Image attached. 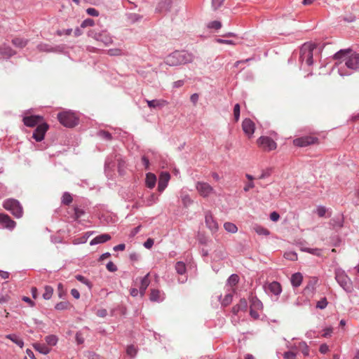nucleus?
I'll use <instances>...</instances> for the list:
<instances>
[{
    "mask_svg": "<svg viewBox=\"0 0 359 359\" xmlns=\"http://www.w3.org/2000/svg\"><path fill=\"white\" fill-rule=\"evenodd\" d=\"M194 56L187 50H175L165 58V63L174 67L192 62Z\"/></svg>",
    "mask_w": 359,
    "mask_h": 359,
    "instance_id": "obj_1",
    "label": "nucleus"
},
{
    "mask_svg": "<svg viewBox=\"0 0 359 359\" xmlns=\"http://www.w3.org/2000/svg\"><path fill=\"white\" fill-rule=\"evenodd\" d=\"M325 46V43L318 44L312 43L309 46L304 44L300 49L299 61L303 62L305 61L308 66H311L313 64V50L318 48L319 50H322Z\"/></svg>",
    "mask_w": 359,
    "mask_h": 359,
    "instance_id": "obj_2",
    "label": "nucleus"
},
{
    "mask_svg": "<svg viewBox=\"0 0 359 359\" xmlns=\"http://www.w3.org/2000/svg\"><path fill=\"white\" fill-rule=\"evenodd\" d=\"M3 207L16 218H21L23 215V208L20 203L14 198H8L3 203Z\"/></svg>",
    "mask_w": 359,
    "mask_h": 359,
    "instance_id": "obj_3",
    "label": "nucleus"
},
{
    "mask_svg": "<svg viewBox=\"0 0 359 359\" xmlns=\"http://www.w3.org/2000/svg\"><path fill=\"white\" fill-rule=\"evenodd\" d=\"M335 279L338 284L348 293H351L353 290V283L350 278L341 269L335 270Z\"/></svg>",
    "mask_w": 359,
    "mask_h": 359,
    "instance_id": "obj_4",
    "label": "nucleus"
},
{
    "mask_svg": "<svg viewBox=\"0 0 359 359\" xmlns=\"http://www.w3.org/2000/svg\"><path fill=\"white\" fill-rule=\"evenodd\" d=\"M57 119L62 126L67 128H73L79 123L78 118L71 111L58 113Z\"/></svg>",
    "mask_w": 359,
    "mask_h": 359,
    "instance_id": "obj_5",
    "label": "nucleus"
},
{
    "mask_svg": "<svg viewBox=\"0 0 359 359\" xmlns=\"http://www.w3.org/2000/svg\"><path fill=\"white\" fill-rule=\"evenodd\" d=\"M250 316L254 320H258L259 318V314L257 311L263 310V304L257 296L252 295L250 297Z\"/></svg>",
    "mask_w": 359,
    "mask_h": 359,
    "instance_id": "obj_6",
    "label": "nucleus"
},
{
    "mask_svg": "<svg viewBox=\"0 0 359 359\" xmlns=\"http://www.w3.org/2000/svg\"><path fill=\"white\" fill-rule=\"evenodd\" d=\"M318 143L319 139L311 135H304L293 140V144L298 147H305Z\"/></svg>",
    "mask_w": 359,
    "mask_h": 359,
    "instance_id": "obj_7",
    "label": "nucleus"
},
{
    "mask_svg": "<svg viewBox=\"0 0 359 359\" xmlns=\"http://www.w3.org/2000/svg\"><path fill=\"white\" fill-rule=\"evenodd\" d=\"M257 145L265 151H271L277 148L276 142L269 136H261L257 140Z\"/></svg>",
    "mask_w": 359,
    "mask_h": 359,
    "instance_id": "obj_8",
    "label": "nucleus"
},
{
    "mask_svg": "<svg viewBox=\"0 0 359 359\" xmlns=\"http://www.w3.org/2000/svg\"><path fill=\"white\" fill-rule=\"evenodd\" d=\"M118 158H120V154L116 151H113L107 156L104 161V171L106 172L114 170Z\"/></svg>",
    "mask_w": 359,
    "mask_h": 359,
    "instance_id": "obj_9",
    "label": "nucleus"
},
{
    "mask_svg": "<svg viewBox=\"0 0 359 359\" xmlns=\"http://www.w3.org/2000/svg\"><path fill=\"white\" fill-rule=\"evenodd\" d=\"M344 67L347 69L356 71L359 69V53L352 52L351 54L344 59Z\"/></svg>",
    "mask_w": 359,
    "mask_h": 359,
    "instance_id": "obj_10",
    "label": "nucleus"
},
{
    "mask_svg": "<svg viewBox=\"0 0 359 359\" xmlns=\"http://www.w3.org/2000/svg\"><path fill=\"white\" fill-rule=\"evenodd\" d=\"M93 34V37L95 40L103 43L104 45L107 46L112 43L113 40L109 35L106 29H102L100 32H96L95 29L91 30V35Z\"/></svg>",
    "mask_w": 359,
    "mask_h": 359,
    "instance_id": "obj_11",
    "label": "nucleus"
},
{
    "mask_svg": "<svg viewBox=\"0 0 359 359\" xmlns=\"http://www.w3.org/2000/svg\"><path fill=\"white\" fill-rule=\"evenodd\" d=\"M48 128L49 126L46 122L39 124L33 132L32 137L36 142H41L44 139L46 133Z\"/></svg>",
    "mask_w": 359,
    "mask_h": 359,
    "instance_id": "obj_12",
    "label": "nucleus"
},
{
    "mask_svg": "<svg viewBox=\"0 0 359 359\" xmlns=\"http://www.w3.org/2000/svg\"><path fill=\"white\" fill-rule=\"evenodd\" d=\"M22 121L25 126L33 128L43 122V116L40 115L26 116L23 117Z\"/></svg>",
    "mask_w": 359,
    "mask_h": 359,
    "instance_id": "obj_13",
    "label": "nucleus"
},
{
    "mask_svg": "<svg viewBox=\"0 0 359 359\" xmlns=\"http://www.w3.org/2000/svg\"><path fill=\"white\" fill-rule=\"evenodd\" d=\"M196 188L199 194L203 198H207L214 191L212 187H211L208 183L204 182H198L196 183Z\"/></svg>",
    "mask_w": 359,
    "mask_h": 359,
    "instance_id": "obj_14",
    "label": "nucleus"
},
{
    "mask_svg": "<svg viewBox=\"0 0 359 359\" xmlns=\"http://www.w3.org/2000/svg\"><path fill=\"white\" fill-rule=\"evenodd\" d=\"M242 129L243 133L250 138L255 130V123L249 118H245L242 122Z\"/></svg>",
    "mask_w": 359,
    "mask_h": 359,
    "instance_id": "obj_15",
    "label": "nucleus"
},
{
    "mask_svg": "<svg viewBox=\"0 0 359 359\" xmlns=\"http://www.w3.org/2000/svg\"><path fill=\"white\" fill-rule=\"evenodd\" d=\"M170 179V174L168 171H163L160 173L158 182V191L160 193L163 192L167 187Z\"/></svg>",
    "mask_w": 359,
    "mask_h": 359,
    "instance_id": "obj_16",
    "label": "nucleus"
},
{
    "mask_svg": "<svg viewBox=\"0 0 359 359\" xmlns=\"http://www.w3.org/2000/svg\"><path fill=\"white\" fill-rule=\"evenodd\" d=\"M173 0H160L156 7V12L159 13H166L171 11Z\"/></svg>",
    "mask_w": 359,
    "mask_h": 359,
    "instance_id": "obj_17",
    "label": "nucleus"
},
{
    "mask_svg": "<svg viewBox=\"0 0 359 359\" xmlns=\"http://www.w3.org/2000/svg\"><path fill=\"white\" fill-rule=\"evenodd\" d=\"M147 106L151 109L161 110L168 104V102L163 99L145 100Z\"/></svg>",
    "mask_w": 359,
    "mask_h": 359,
    "instance_id": "obj_18",
    "label": "nucleus"
},
{
    "mask_svg": "<svg viewBox=\"0 0 359 359\" xmlns=\"http://www.w3.org/2000/svg\"><path fill=\"white\" fill-rule=\"evenodd\" d=\"M264 289L266 292L271 293L275 296H278L282 292L281 284L278 281H272L267 285H264Z\"/></svg>",
    "mask_w": 359,
    "mask_h": 359,
    "instance_id": "obj_19",
    "label": "nucleus"
},
{
    "mask_svg": "<svg viewBox=\"0 0 359 359\" xmlns=\"http://www.w3.org/2000/svg\"><path fill=\"white\" fill-rule=\"evenodd\" d=\"M0 224L4 227L10 230H13L16 223L9 215L5 213H0Z\"/></svg>",
    "mask_w": 359,
    "mask_h": 359,
    "instance_id": "obj_20",
    "label": "nucleus"
},
{
    "mask_svg": "<svg viewBox=\"0 0 359 359\" xmlns=\"http://www.w3.org/2000/svg\"><path fill=\"white\" fill-rule=\"evenodd\" d=\"M205 222L206 226L212 231L215 232L218 229V224L217 221L214 219L212 213L210 212H208L205 215Z\"/></svg>",
    "mask_w": 359,
    "mask_h": 359,
    "instance_id": "obj_21",
    "label": "nucleus"
},
{
    "mask_svg": "<svg viewBox=\"0 0 359 359\" xmlns=\"http://www.w3.org/2000/svg\"><path fill=\"white\" fill-rule=\"evenodd\" d=\"M248 308V304L245 298H241L238 304L231 309V313L237 316L240 311L246 312Z\"/></svg>",
    "mask_w": 359,
    "mask_h": 359,
    "instance_id": "obj_22",
    "label": "nucleus"
},
{
    "mask_svg": "<svg viewBox=\"0 0 359 359\" xmlns=\"http://www.w3.org/2000/svg\"><path fill=\"white\" fill-rule=\"evenodd\" d=\"M15 54L16 51L14 50L11 46L6 44L0 46V55L4 58L9 59Z\"/></svg>",
    "mask_w": 359,
    "mask_h": 359,
    "instance_id": "obj_23",
    "label": "nucleus"
},
{
    "mask_svg": "<svg viewBox=\"0 0 359 359\" xmlns=\"http://www.w3.org/2000/svg\"><path fill=\"white\" fill-rule=\"evenodd\" d=\"M318 280V279L317 277H313L311 280L309 281L303 291L304 295L309 296L314 292L316 290V285L317 284Z\"/></svg>",
    "mask_w": 359,
    "mask_h": 359,
    "instance_id": "obj_24",
    "label": "nucleus"
},
{
    "mask_svg": "<svg viewBox=\"0 0 359 359\" xmlns=\"http://www.w3.org/2000/svg\"><path fill=\"white\" fill-rule=\"evenodd\" d=\"M352 52L353 50L351 48L341 49L337 53H335L332 57L335 60H342L343 61H344V59L346 58V57H348Z\"/></svg>",
    "mask_w": 359,
    "mask_h": 359,
    "instance_id": "obj_25",
    "label": "nucleus"
},
{
    "mask_svg": "<svg viewBox=\"0 0 359 359\" xmlns=\"http://www.w3.org/2000/svg\"><path fill=\"white\" fill-rule=\"evenodd\" d=\"M111 239L109 233H102L91 239V245L105 243Z\"/></svg>",
    "mask_w": 359,
    "mask_h": 359,
    "instance_id": "obj_26",
    "label": "nucleus"
},
{
    "mask_svg": "<svg viewBox=\"0 0 359 359\" xmlns=\"http://www.w3.org/2000/svg\"><path fill=\"white\" fill-rule=\"evenodd\" d=\"M344 222V217L342 214H339L334 216L333 218L330 219V224L333 226L334 229H340L343 227Z\"/></svg>",
    "mask_w": 359,
    "mask_h": 359,
    "instance_id": "obj_27",
    "label": "nucleus"
},
{
    "mask_svg": "<svg viewBox=\"0 0 359 359\" xmlns=\"http://www.w3.org/2000/svg\"><path fill=\"white\" fill-rule=\"evenodd\" d=\"M150 280H149V273H148L144 277H142L140 280V286L139 288L140 294L141 297H143L145 294V292L148 286L149 285Z\"/></svg>",
    "mask_w": 359,
    "mask_h": 359,
    "instance_id": "obj_28",
    "label": "nucleus"
},
{
    "mask_svg": "<svg viewBox=\"0 0 359 359\" xmlns=\"http://www.w3.org/2000/svg\"><path fill=\"white\" fill-rule=\"evenodd\" d=\"M156 180H157V178H156V176L155 175V174L152 173V172H147L146 174V177H145V186L151 189H153L156 184Z\"/></svg>",
    "mask_w": 359,
    "mask_h": 359,
    "instance_id": "obj_29",
    "label": "nucleus"
},
{
    "mask_svg": "<svg viewBox=\"0 0 359 359\" xmlns=\"http://www.w3.org/2000/svg\"><path fill=\"white\" fill-rule=\"evenodd\" d=\"M303 280V276L300 272L294 273L292 275L290 281L293 287H298L301 285Z\"/></svg>",
    "mask_w": 359,
    "mask_h": 359,
    "instance_id": "obj_30",
    "label": "nucleus"
},
{
    "mask_svg": "<svg viewBox=\"0 0 359 359\" xmlns=\"http://www.w3.org/2000/svg\"><path fill=\"white\" fill-rule=\"evenodd\" d=\"M127 313V308L123 304H118L116 307L111 310V316H126Z\"/></svg>",
    "mask_w": 359,
    "mask_h": 359,
    "instance_id": "obj_31",
    "label": "nucleus"
},
{
    "mask_svg": "<svg viewBox=\"0 0 359 359\" xmlns=\"http://www.w3.org/2000/svg\"><path fill=\"white\" fill-rule=\"evenodd\" d=\"M116 165L119 175L123 176L126 174V162L121 154L120 158H118Z\"/></svg>",
    "mask_w": 359,
    "mask_h": 359,
    "instance_id": "obj_32",
    "label": "nucleus"
},
{
    "mask_svg": "<svg viewBox=\"0 0 359 359\" xmlns=\"http://www.w3.org/2000/svg\"><path fill=\"white\" fill-rule=\"evenodd\" d=\"M12 44L16 48H23L29 43V40L24 38L15 37L11 40Z\"/></svg>",
    "mask_w": 359,
    "mask_h": 359,
    "instance_id": "obj_33",
    "label": "nucleus"
},
{
    "mask_svg": "<svg viewBox=\"0 0 359 359\" xmlns=\"http://www.w3.org/2000/svg\"><path fill=\"white\" fill-rule=\"evenodd\" d=\"M163 297L161 296V291L158 289H151L149 300L151 302H161L163 300Z\"/></svg>",
    "mask_w": 359,
    "mask_h": 359,
    "instance_id": "obj_34",
    "label": "nucleus"
},
{
    "mask_svg": "<svg viewBox=\"0 0 359 359\" xmlns=\"http://www.w3.org/2000/svg\"><path fill=\"white\" fill-rule=\"evenodd\" d=\"M231 292H229L228 294H226L224 296V299L221 301V305L223 307L228 306L232 302L233 295V293L236 292V289L235 288H231Z\"/></svg>",
    "mask_w": 359,
    "mask_h": 359,
    "instance_id": "obj_35",
    "label": "nucleus"
},
{
    "mask_svg": "<svg viewBox=\"0 0 359 359\" xmlns=\"http://www.w3.org/2000/svg\"><path fill=\"white\" fill-rule=\"evenodd\" d=\"M6 338L10 339L11 341H12L14 344H15L20 348H22L24 346L23 340L15 334H7L6 336Z\"/></svg>",
    "mask_w": 359,
    "mask_h": 359,
    "instance_id": "obj_36",
    "label": "nucleus"
},
{
    "mask_svg": "<svg viewBox=\"0 0 359 359\" xmlns=\"http://www.w3.org/2000/svg\"><path fill=\"white\" fill-rule=\"evenodd\" d=\"M176 272L180 275H184L187 273L186 264L182 261L177 262L175 266Z\"/></svg>",
    "mask_w": 359,
    "mask_h": 359,
    "instance_id": "obj_37",
    "label": "nucleus"
},
{
    "mask_svg": "<svg viewBox=\"0 0 359 359\" xmlns=\"http://www.w3.org/2000/svg\"><path fill=\"white\" fill-rule=\"evenodd\" d=\"M239 280L240 278L238 275L236 273H233L226 280V285H229L231 288H233V287L238 283Z\"/></svg>",
    "mask_w": 359,
    "mask_h": 359,
    "instance_id": "obj_38",
    "label": "nucleus"
},
{
    "mask_svg": "<svg viewBox=\"0 0 359 359\" xmlns=\"http://www.w3.org/2000/svg\"><path fill=\"white\" fill-rule=\"evenodd\" d=\"M96 135L107 141H111L113 139L111 133L104 130H100L97 131Z\"/></svg>",
    "mask_w": 359,
    "mask_h": 359,
    "instance_id": "obj_39",
    "label": "nucleus"
},
{
    "mask_svg": "<svg viewBox=\"0 0 359 359\" xmlns=\"http://www.w3.org/2000/svg\"><path fill=\"white\" fill-rule=\"evenodd\" d=\"M34 348L39 351L40 353L43 355H46L50 353V348L48 347L46 345L43 344H36L34 346Z\"/></svg>",
    "mask_w": 359,
    "mask_h": 359,
    "instance_id": "obj_40",
    "label": "nucleus"
},
{
    "mask_svg": "<svg viewBox=\"0 0 359 359\" xmlns=\"http://www.w3.org/2000/svg\"><path fill=\"white\" fill-rule=\"evenodd\" d=\"M330 243L332 246L339 247L341 245L342 240L339 235L334 234L330 237Z\"/></svg>",
    "mask_w": 359,
    "mask_h": 359,
    "instance_id": "obj_41",
    "label": "nucleus"
},
{
    "mask_svg": "<svg viewBox=\"0 0 359 359\" xmlns=\"http://www.w3.org/2000/svg\"><path fill=\"white\" fill-rule=\"evenodd\" d=\"M126 18L131 23H135L140 21L143 16L140 14L130 13L126 14Z\"/></svg>",
    "mask_w": 359,
    "mask_h": 359,
    "instance_id": "obj_42",
    "label": "nucleus"
},
{
    "mask_svg": "<svg viewBox=\"0 0 359 359\" xmlns=\"http://www.w3.org/2000/svg\"><path fill=\"white\" fill-rule=\"evenodd\" d=\"M254 230L258 235H262V236L270 235V231L268 229H266L261 225L256 224L254 226Z\"/></svg>",
    "mask_w": 359,
    "mask_h": 359,
    "instance_id": "obj_43",
    "label": "nucleus"
},
{
    "mask_svg": "<svg viewBox=\"0 0 359 359\" xmlns=\"http://www.w3.org/2000/svg\"><path fill=\"white\" fill-rule=\"evenodd\" d=\"M302 250L303 252H308L309 254H311L313 255L317 256V257H321L322 256V249L320 248H302Z\"/></svg>",
    "mask_w": 359,
    "mask_h": 359,
    "instance_id": "obj_44",
    "label": "nucleus"
},
{
    "mask_svg": "<svg viewBox=\"0 0 359 359\" xmlns=\"http://www.w3.org/2000/svg\"><path fill=\"white\" fill-rule=\"evenodd\" d=\"M224 228L227 232L231 233H236L238 231L237 226L235 224L229 222H226L224 224Z\"/></svg>",
    "mask_w": 359,
    "mask_h": 359,
    "instance_id": "obj_45",
    "label": "nucleus"
},
{
    "mask_svg": "<svg viewBox=\"0 0 359 359\" xmlns=\"http://www.w3.org/2000/svg\"><path fill=\"white\" fill-rule=\"evenodd\" d=\"M36 48L41 52L52 53L53 51V46L45 43H41L38 44Z\"/></svg>",
    "mask_w": 359,
    "mask_h": 359,
    "instance_id": "obj_46",
    "label": "nucleus"
},
{
    "mask_svg": "<svg viewBox=\"0 0 359 359\" xmlns=\"http://www.w3.org/2000/svg\"><path fill=\"white\" fill-rule=\"evenodd\" d=\"M196 240L201 245H207L208 238L205 235V232L198 231L196 235Z\"/></svg>",
    "mask_w": 359,
    "mask_h": 359,
    "instance_id": "obj_47",
    "label": "nucleus"
},
{
    "mask_svg": "<svg viewBox=\"0 0 359 359\" xmlns=\"http://www.w3.org/2000/svg\"><path fill=\"white\" fill-rule=\"evenodd\" d=\"M53 294V288L50 285H46L44 287V293L43 294V298L46 300L50 299Z\"/></svg>",
    "mask_w": 359,
    "mask_h": 359,
    "instance_id": "obj_48",
    "label": "nucleus"
},
{
    "mask_svg": "<svg viewBox=\"0 0 359 359\" xmlns=\"http://www.w3.org/2000/svg\"><path fill=\"white\" fill-rule=\"evenodd\" d=\"M73 201V198L70 193L66 191L62 194L61 203L63 205H69Z\"/></svg>",
    "mask_w": 359,
    "mask_h": 359,
    "instance_id": "obj_49",
    "label": "nucleus"
},
{
    "mask_svg": "<svg viewBox=\"0 0 359 359\" xmlns=\"http://www.w3.org/2000/svg\"><path fill=\"white\" fill-rule=\"evenodd\" d=\"M298 347L304 356H308L309 355V347L306 341H302L299 342Z\"/></svg>",
    "mask_w": 359,
    "mask_h": 359,
    "instance_id": "obj_50",
    "label": "nucleus"
},
{
    "mask_svg": "<svg viewBox=\"0 0 359 359\" xmlns=\"http://www.w3.org/2000/svg\"><path fill=\"white\" fill-rule=\"evenodd\" d=\"M45 341L49 346H55L58 339L55 335L50 334L45 337Z\"/></svg>",
    "mask_w": 359,
    "mask_h": 359,
    "instance_id": "obj_51",
    "label": "nucleus"
},
{
    "mask_svg": "<svg viewBox=\"0 0 359 359\" xmlns=\"http://www.w3.org/2000/svg\"><path fill=\"white\" fill-rule=\"evenodd\" d=\"M74 210V216L73 218L75 219H78L81 218L85 213V211L83 208H79L78 206H74L73 208Z\"/></svg>",
    "mask_w": 359,
    "mask_h": 359,
    "instance_id": "obj_52",
    "label": "nucleus"
},
{
    "mask_svg": "<svg viewBox=\"0 0 359 359\" xmlns=\"http://www.w3.org/2000/svg\"><path fill=\"white\" fill-rule=\"evenodd\" d=\"M284 258L290 260V261H296L297 260V254L294 251H288L285 252L283 255Z\"/></svg>",
    "mask_w": 359,
    "mask_h": 359,
    "instance_id": "obj_53",
    "label": "nucleus"
},
{
    "mask_svg": "<svg viewBox=\"0 0 359 359\" xmlns=\"http://www.w3.org/2000/svg\"><path fill=\"white\" fill-rule=\"evenodd\" d=\"M69 308V302H60L59 303H57L55 306V309L57 311L67 310Z\"/></svg>",
    "mask_w": 359,
    "mask_h": 359,
    "instance_id": "obj_54",
    "label": "nucleus"
},
{
    "mask_svg": "<svg viewBox=\"0 0 359 359\" xmlns=\"http://www.w3.org/2000/svg\"><path fill=\"white\" fill-rule=\"evenodd\" d=\"M241 115V106L240 104L236 103L233 107V118L235 122H238Z\"/></svg>",
    "mask_w": 359,
    "mask_h": 359,
    "instance_id": "obj_55",
    "label": "nucleus"
},
{
    "mask_svg": "<svg viewBox=\"0 0 359 359\" xmlns=\"http://www.w3.org/2000/svg\"><path fill=\"white\" fill-rule=\"evenodd\" d=\"M158 201V196L154 194L151 193L146 200V204L147 206H151Z\"/></svg>",
    "mask_w": 359,
    "mask_h": 359,
    "instance_id": "obj_56",
    "label": "nucleus"
},
{
    "mask_svg": "<svg viewBox=\"0 0 359 359\" xmlns=\"http://www.w3.org/2000/svg\"><path fill=\"white\" fill-rule=\"evenodd\" d=\"M327 304H328L327 299L325 297H324L321 298L320 300L317 302L316 306L317 309L323 310L327 307Z\"/></svg>",
    "mask_w": 359,
    "mask_h": 359,
    "instance_id": "obj_57",
    "label": "nucleus"
},
{
    "mask_svg": "<svg viewBox=\"0 0 359 359\" xmlns=\"http://www.w3.org/2000/svg\"><path fill=\"white\" fill-rule=\"evenodd\" d=\"M323 334H321L322 337L324 338H330L332 337V334L333 333V327L332 326L327 327L324 328L323 330Z\"/></svg>",
    "mask_w": 359,
    "mask_h": 359,
    "instance_id": "obj_58",
    "label": "nucleus"
},
{
    "mask_svg": "<svg viewBox=\"0 0 359 359\" xmlns=\"http://www.w3.org/2000/svg\"><path fill=\"white\" fill-rule=\"evenodd\" d=\"M222 25L220 21L218 20H213L208 23V27L209 29H219L222 27Z\"/></svg>",
    "mask_w": 359,
    "mask_h": 359,
    "instance_id": "obj_59",
    "label": "nucleus"
},
{
    "mask_svg": "<svg viewBox=\"0 0 359 359\" xmlns=\"http://www.w3.org/2000/svg\"><path fill=\"white\" fill-rule=\"evenodd\" d=\"M182 203L184 207L187 208L193 203V201L190 196L187 194L182 197Z\"/></svg>",
    "mask_w": 359,
    "mask_h": 359,
    "instance_id": "obj_60",
    "label": "nucleus"
},
{
    "mask_svg": "<svg viewBox=\"0 0 359 359\" xmlns=\"http://www.w3.org/2000/svg\"><path fill=\"white\" fill-rule=\"evenodd\" d=\"M89 236H90V231H86L83 236L75 239V243L76 244L85 243L87 242Z\"/></svg>",
    "mask_w": 359,
    "mask_h": 359,
    "instance_id": "obj_61",
    "label": "nucleus"
},
{
    "mask_svg": "<svg viewBox=\"0 0 359 359\" xmlns=\"http://www.w3.org/2000/svg\"><path fill=\"white\" fill-rule=\"evenodd\" d=\"M57 293H58V297L60 299H64L66 295V292L64 289V285L61 283H59L57 285Z\"/></svg>",
    "mask_w": 359,
    "mask_h": 359,
    "instance_id": "obj_62",
    "label": "nucleus"
},
{
    "mask_svg": "<svg viewBox=\"0 0 359 359\" xmlns=\"http://www.w3.org/2000/svg\"><path fill=\"white\" fill-rule=\"evenodd\" d=\"M126 353L130 357H134L137 353V349L134 345H129L127 346Z\"/></svg>",
    "mask_w": 359,
    "mask_h": 359,
    "instance_id": "obj_63",
    "label": "nucleus"
},
{
    "mask_svg": "<svg viewBox=\"0 0 359 359\" xmlns=\"http://www.w3.org/2000/svg\"><path fill=\"white\" fill-rule=\"evenodd\" d=\"M296 357H297L296 353L291 351H285L283 353V358L285 359H296Z\"/></svg>",
    "mask_w": 359,
    "mask_h": 359,
    "instance_id": "obj_64",
    "label": "nucleus"
}]
</instances>
